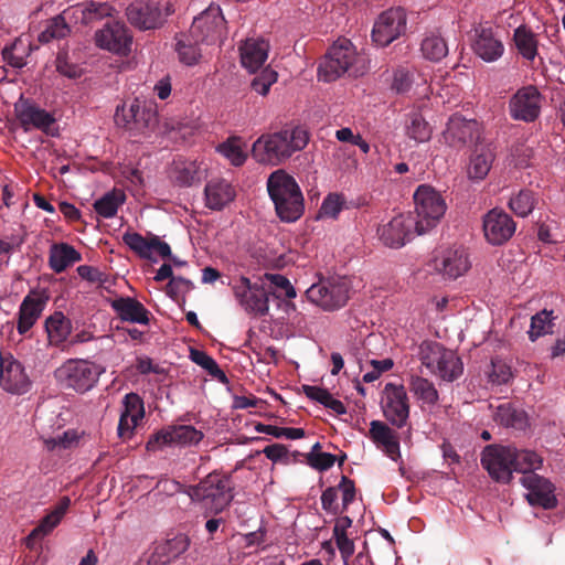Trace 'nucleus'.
<instances>
[{"label":"nucleus","mask_w":565,"mask_h":565,"mask_svg":"<svg viewBox=\"0 0 565 565\" xmlns=\"http://www.w3.org/2000/svg\"><path fill=\"white\" fill-rule=\"evenodd\" d=\"M309 141L302 127H287L280 131L262 135L252 148L253 158L262 164L279 166L295 152L302 150Z\"/></svg>","instance_id":"nucleus-1"},{"label":"nucleus","mask_w":565,"mask_h":565,"mask_svg":"<svg viewBox=\"0 0 565 565\" xmlns=\"http://www.w3.org/2000/svg\"><path fill=\"white\" fill-rule=\"evenodd\" d=\"M277 217L295 223L305 213V198L296 179L282 169L271 172L266 182Z\"/></svg>","instance_id":"nucleus-2"},{"label":"nucleus","mask_w":565,"mask_h":565,"mask_svg":"<svg viewBox=\"0 0 565 565\" xmlns=\"http://www.w3.org/2000/svg\"><path fill=\"white\" fill-rule=\"evenodd\" d=\"M369 64L363 53L359 52L348 39H339L326 53L318 67L319 81L330 83L342 75L359 77L366 73Z\"/></svg>","instance_id":"nucleus-3"},{"label":"nucleus","mask_w":565,"mask_h":565,"mask_svg":"<svg viewBox=\"0 0 565 565\" xmlns=\"http://www.w3.org/2000/svg\"><path fill=\"white\" fill-rule=\"evenodd\" d=\"M188 493L206 512L215 514L225 510L234 497L231 478L217 472L207 475L199 484L190 487Z\"/></svg>","instance_id":"nucleus-4"},{"label":"nucleus","mask_w":565,"mask_h":565,"mask_svg":"<svg viewBox=\"0 0 565 565\" xmlns=\"http://www.w3.org/2000/svg\"><path fill=\"white\" fill-rule=\"evenodd\" d=\"M105 367L86 359H68L55 371L57 384L79 394H85L96 386Z\"/></svg>","instance_id":"nucleus-5"},{"label":"nucleus","mask_w":565,"mask_h":565,"mask_svg":"<svg viewBox=\"0 0 565 565\" xmlns=\"http://www.w3.org/2000/svg\"><path fill=\"white\" fill-rule=\"evenodd\" d=\"M426 265L444 280L455 281L469 273L472 262L467 247L452 244L437 247Z\"/></svg>","instance_id":"nucleus-6"},{"label":"nucleus","mask_w":565,"mask_h":565,"mask_svg":"<svg viewBox=\"0 0 565 565\" xmlns=\"http://www.w3.org/2000/svg\"><path fill=\"white\" fill-rule=\"evenodd\" d=\"M415 231L418 235L436 227L447 211V204L440 192L429 184H420L414 193Z\"/></svg>","instance_id":"nucleus-7"},{"label":"nucleus","mask_w":565,"mask_h":565,"mask_svg":"<svg viewBox=\"0 0 565 565\" xmlns=\"http://www.w3.org/2000/svg\"><path fill=\"white\" fill-rule=\"evenodd\" d=\"M352 285L347 277H332L312 284L306 290L307 299L324 311L342 308L350 297Z\"/></svg>","instance_id":"nucleus-8"},{"label":"nucleus","mask_w":565,"mask_h":565,"mask_svg":"<svg viewBox=\"0 0 565 565\" xmlns=\"http://www.w3.org/2000/svg\"><path fill=\"white\" fill-rule=\"evenodd\" d=\"M173 12V6L168 1L136 0L127 7L126 17L136 29L149 31L161 28Z\"/></svg>","instance_id":"nucleus-9"},{"label":"nucleus","mask_w":565,"mask_h":565,"mask_svg":"<svg viewBox=\"0 0 565 565\" xmlns=\"http://www.w3.org/2000/svg\"><path fill=\"white\" fill-rule=\"evenodd\" d=\"M196 42L205 45L221 44L226 32V22L220 6L210 4L194 18L190 28Z\"/></svg>","instance_id":"nucleus-10"},{"label":"nucleus","mask_w":565,"mask_h":565,"mask_svg":"<svg viewBox=\"0 0 565 565\" xmlns=\"http://www.w3.org/2000/svg\"><path fill=\"white\" fill-rule=\"evenodd\" d=\"M232 289L239 306L255 316H265L269 311L268 294L263 286L252 282L249 278L239 276L233 279Z\"/></svg>","instance_id":"nucleus-11"},{"label":"nucleus","mask_w":565,"mask_h":565,"mask_svg":"<svg viewBox=\"0 0 565 565\" xmlns=\"http://www.w3.org/2000/svg\"><path fill=\"white\" fill-rule=\"evenodd\" d=\"M97 47L120 57L131 53L134 36L130 30L121 22L106 23L94 34Z\"/></svg>","instance_id":"nucleus-12"},{"label":"nucleus","mask_w":565,"mask_h":565,"mask_svg":"<svg viewBox=\"0 0 565 565\" xmlns=\"http://www.w3.org/2000/svg\"><path fill=\"white\" fill-rule=\"evenodd\" d=\"M513 447L490 445L481 455V465L498 482L508 483L514 472Z\"/></svg>","instance_id":"nucleus-13"},{"label":"nucleus","mask_w":565,"mask_h":565,"mask_svg":"<svg viewBox=\"0 0 565 565\" xmlns=\"http://www.w3.org/2000/svg\"><path fill=\"white\" fill-rule=\"evenodd\" d=\"M406 23V12L403 8H390L375 20L372 39L377 45L386 46L405 32Z\"/></svg>","instance_id":"nucleus-14"},{"label":"nucleus","mask_w":565,"mask_h":565,"mask_svg":"<svg viewBox=\"0 0 565 565\" xmlns=\"http://www.w3.org/2000/svg\"><path fill=\"white\" fill-rule=\"evenodd\" d=\"M382 411L385 418L395 427L402 428L409 417V403L406 390L401 384L387 383L382 395Z\"/></svg>","instance_id":"nucleus-15"},{"label":"nucleus","mask_w":565,"mask_h":565,"mask_svg":"<svg viewBox=\"0 0 565 565\" xmlns=\"http://www.w3.org/2000/svg\"><path fill=\"white\" fill-rule=\"evenodd\" d=\"M50 295L46 289H32L23 298L17 313V331L26 335L45 310Z\"/></svg>","instance_id":"nucleus-16"},{"label":"nucleus","mask_w":565,"mask_h":565,"mask_svg":"<svg viewBox=\"0 0 565 565\" xmlns=\"http://www.w3.org/2000/svg\"><path fill=\"white\" fill-rule=\"evenodd\" d=\"M543 96L533 85L521 87L509 102L510 116L515 120L534 121L541 114Z\"/></svg>","instance_id":"nucleus-17"},{"label":"nucleus","mask_w":565,"mask_h":565,"mask_svg":"<svg viewBox=\"0 0 565 565\" xmlns=\"http://www.w3.org/2000/svg\"><path fill=\"white\" fill-rule=\"evenodd\" d=\"M277 309L280 315L273 319V326L280 337L303 335L309 330L307 316L291 300H279Z\"/></svg>","instance_id":"nucleus-18"},{"label":"nucleus","mask_w":565,"mask_h":565,"mask_svg":"<svg viewBox=\"0 0 565 565\" xmlns=\"http://www.w3.org/2000/svg\"><path fill=\"white\" fill-rule=\"evenodd\" d=\"M482 230L489 244L502 245L513 236L515 223L503 210L492 209L482 218Z\"/></svg>","instance_id":"nucleus-19"},{"label":"nucleus","mask_w":565,"mask_h":565,"mask_svg":"<svg viewBox=\"0 0 565 565\" xmlns=\"http://www.w3.org/2000/svg\"><path fill=\"white\" fill-rule=\"evenodd\" d=\"M381 242L393 248H399L411 241L416 233L414 218L409 214H399L377 230Z\"/></svg>","instance_id":"nucleus-20"},{"label":"nucleus","mask_w":565,"mask_h":565,"mask_svg":"<svg viewBox=\"0 0 565 565\" xmlns=\"http://www.w3.org/2000/svg\"><path fill=\"white\" fill-rule=\"evenodd\" d=\"M31 382L22 364L11 354H0V386L12 394H24Z\"/></svg>","instance_id":"nucleus-21"},{"label":"nucleus","mask_w":565,"mask_h":565,"mask_svg":"<svg viewBox=\"0 0 565 565\" xmlns=\"http://www.w3.org/2000/svg\"><path fill=\"white\" fill-rule=\"evenodd\" d=\"M122 409L118 423V437L122 440H129L135 435V430L145 417V404L142 398L136 393H129L124 396Z\"/></svg>","instance_id":"nucleus-22"},{"label":"nucleus","mask_w":565,"mask_h":565,"mask_svg":"<svg viewBox=\"0 0 565 565\" xmlns=\"http://www.w3.org/2000/svg\"><path fill=\"white\" fill-rule=\"evenodd\" d=\"M122 241L139 257L151 262H157L158 257L167 258L171 254L170 246L156 235L145 237L139 233L131 232L125 233Z\"/></svg>","instance_id":"nucleus-23"},{"label":"nucleus","mask_w":565,"mask_h":565,"mask_svg":"<svg viewBox=\"0 0 565 565\" xmlns=\"http://www.w3.org/2000/svg\"><path fill=\"white\" fill-rule=\"evenodd\" d=\"M367 437L375 445L376 449L392 461H402L399 435L387 424L381 420H372Z\"/></svg>","instance_id":"nucleus-24"},{"label":"nucleus","mask_w":565,"mask_h":565,"mask_svg":"<svg viewBox=\"0 0 565 565\" xmlns=\"http://www.w3.org/2000/svg\"><path fill=\"white\" fill-rule=\"evenodd\" d=\"M521 483L527 490L526 499L531 505H539L543 509L556 507L555 487L548 479L530 473L522 476Z\"/></svg>","instance_id":"nucleus-25"},{"label":"nucleus","mask_w":565,"mask_h":565,"mask_svg":"<svg viewBox=\"0 0 565 565\" xmlns=\"http://www.w3.org/2000/svg\"><path fill=\"white\" fill-rule=\"evenodd\" d=\"M471 49L486 63L497 62L504 53V45L501 39L492 28L486 26L476 29Z\"/></svg>","instance_id":"nucleus-26"},{"label":"nucleus","mask_w":565,"mask_h":565,"mask_svg":"<svg viewBox=\"0 0 565 565\" xmlns=\"http://www.w3.org/2000/svg\"><path fill=\"white\" fill-rule=\"evenodd\" d=\"M15 111L19 120L21 121L25 130L33 127L42 130L47 135L53 136L55 134V119L50 113L45 111L44 109H41L26 102H22L15 105Z\"/></svg>","instance_id":"nucleus-27"},{"label":"nucleus","mask_w":565,"mask_h":565,"mask_svg":"<svg viewBox=\"0 0 565 565\" xmlns=\"http://www.w3.org/2000/svg\"><path fill=\"white\" fill-rule=\"evenodd\" d=\"M478 131V122L472 119H466L461 115H452L443 132L446 143L451 147L460 148L473 139Z\"/></svg>","instance_id":"nucleus-28"},{"label":"nucleus","mask_w":565,"mask_h":565,"mask_svg":"<svg viewBox=\"0 0 565 565\" xmlns=\"http://www.w3.org/2000/svg\"><path fill=\"white\" fill-rule=\"evenodd\" d=\"M71 507V499L63 497L61 500L42 518L38 526H35L26 537V545L32 546L35 540L47 536L62 522Z\"/></svg>","instance_id":"nucleus-29"},{"label":"nucleus","mask_w":565,"mask_h":565,"mask_svg":"<svg viewBox=\"0 0 565 565\" xmlns=\"http://www.w3.org/2000/svg\"><path fill=\"white\" fill-rule=\"evenodd\" d=\"M115 9L107 2L89 1L68 8L75 24L90 25L113 17Z\"/></svg>","instance_id":"nucleus-30"},{"label":"nucleus","mask_w":565,"mask_h":565,"mask_svg":"<svg viewBox=\"0 0 565 565\" xmlns=\"http://www.w3.org/2000/svg\"><path fill=\"white\" fill-rule=\"evenodd\" d=\"M205 205L210 210L221 211L236 196L233 185L223 179L211 180L204 189Z\"/></svg>","instance_id":"nucleus-31"},{"label":"nucleus","mask_w":565,"mask_h":565,"mask_svg":"<svg viewBox=\"0 0 565 565\" xmlns=\"http://www.w3.org/2000/svg\"><path fill=\"white\" fill-rule=\"evenodd\" d=\"M241 63L249 72H255L266 62L269 43L264 39H247L241 46Z\"/></svg>","instance_id":"nucleus-32"},{"label":"nucleus","mask_w":565,"mask_h":565,"mask_svg":"<svg viewBox=\"0 0 565 565\" xmlns=\"http://www.w3.org/2000/svg\"><path fill=\"white\" fill-rule=\"evenodd\" d=\"M81 260V253L67 243H55L50 247L49 265L55 274L63 273Z\"/></svg>","instance_id":"nucleus-33"},{"label":"nucleus","mask_w":565,"mask_h":565,"mask_svg":"<svg viewBox=\"0 0 565 565\" xmlns=\"http://www.w3.org/2000/svg\"><path fill=\"white\" fill-rule=\"evenodd\" d=\"M111 307L124 321L145 326L149 323V311L134 298L120 297L113 301Z\"/></svg>","instance_id":"nucleus-34"},{"label":"nucleus","mask_w":565,"mask_h":565,"mask_svg":"<svg viewBox=\"0 0 565 565\" xmlns=\"http://www.w3.org/2000/svg\"><path fill=\"white\" fill-rule=\"evenodd\" d=\"M201 42H196V36L188 33H181L175 38V52L180 63L186 66L196 65L202 57Z\"/></svg>","instance_id":"nucleus-35"},{"label":"nucleus","mask_w":565,"mask_h":565,"mask_svg":"<svg viewBox=\"0 0 565 565\" xmlns=\"http://www.w3.org/2000/svg\"><path fill=\"white\" fill-rule=\"evenodd\" d=\"M513 43L518 53L529 62H533L539 54V36L525 24L514 30Z\"/></svg>","instance_id":"nucleus-36"},{"label":"nucleus","mask_w":565,"mask_h":565,"mask_svg":"<svg viewBox=\"0 0 565 565\" xmlns=\"http://www.w3.org/2000/svg\"><path fill=\"white\" fill-rule=\"evenodd\" d=\"M494 153L490 148L477 149L470 157L467 166V177L472 182L486 179L491 170Z\"/></svg>","instance_id":"nucleus-37"},{"label":"nucleus","mask_w":565,"mask_h":565,"mask_svg":"<svg viewBox=\"0 0 565 565\" xmlns=\"http://www.w3.org/2000/svg\"><path fill=\"white\" fill-rule=\"evenodd\" d=\"M45 330L50 344L58 347L70 337L72 322L63 312L55 311L46 318Z\"/></svg>","instance_id":"nucleus-38"},{"label":"nucleus","mask_w":565,"mask_h":565,"mask_svg":"<svg viewBox=\"0 0 565 565\" xmlns=\"http://www.w3.org/2000/svg\"><path fill=\"white\" fill-rule=\"evenodd\" d=\"M158 125V113L154 107L147 105L146 103L140 104L138 113L132 120L130 132L134 136H146L152 132Z\"/></svg>","instance_id":"nucleus-39"},{"label":"nucleus","mask_w":565,"mask_h":565,"mask_svg":"<svg viewBox=\"0 0 565 565\" xmlns=\"http://www.w3.org/2000/svg\"><path fill=\"white\" fill-rule=\"evenodd\" d=\"M405 134L409 139L422 143L430 140L433 128L419 111H412L405 120Z\"/></svg>","instance_id":"nucleus-40"},{"label":"nucleus","mask_w":565,"mask_h":565,"mask_svg":"<svg viewBox=\"0 0 565 565\" xmlns=\"http://www.w3.org/2000/svg\"><path fill=\"white\" fill-rule=\"evenodd\" d=\"M420 52L426 60L438 62L448 54V45L438 32L430 31L422 40Z\"/></svg>","instance_id":"nucleus-41"},{"label":"nucleus","mask_w":565,"mask_h":565,"mask_svg":"<svg viewBox=\"0 0 565 565\" xmlns=\"http://www.w3.org/2000/svg\"><path fill=\"white\" fill-rule=\"evenodd\" d=\"M67 22H73V15L68 13V9L64 10L62 14L51 19L43 32L39 35L41 43H47L53 39H63L71 32Z\"/></svg>","instance_id":"nucleus-42"},{"label":"nucleus","mask_w":565,"mask_h":565,"mask_svg":"<svg viewBox=\"0 0 565 565\" xmlns=\"http://www.w3.org/2000/svg\"><path fill=\"white\" fill-rule=\"evenodd\" d=\"M200 174L201 164L192 160H178L171 170V179L182 186L191 185Z\"/></svg>","instance_id":"nucleus-43"},{"label":"nucleus","mask_w":565,"mask_h":565,"mask_svg":"<svg viewBox=\"0 0 565 565\" xmlns=\"http://www.w3.org/2000/svg\"><path fill=\"white\" fill-rule=\"evenodd\" d=\"M463 371L460 358L452 350H446L443 359L434 371V374L440 376L445 381H454L458 379Z\"/></svg>","instance_id":"nucleus-44"},{"label":"nucleus","mask_w":565,"mask_h":565,"mask_svg":"<svg viewBox=\"0 0 565 565\" xmlns=\"http://www.w3.org/2000/svg\"><path fill=\"white\" fill-rule=\"evenodd\" d=\"M513 455L514 471L523 476L535 473L543 466L542 457L533 450L513 448Z\"/></svg>","instance_id":"nucleus-45"},{"label":"nucleus","mask_w":565,"mask_h":565,"mask_svg":"<svg viewBox=\"0 0 565 565\" xmlns=\"http://www.w3.org/2000/svg\"><path fill=\"white\" fill-rule=\"evenodd\" d=\"M217 151L233 166L239 167L247 159L246 143L239 137H231L217 147Z\"/></svg>","instance_id":"nucleus-46"},{"label":"nucleus","mask_w":565,"mask_h":565,"mask_svg":"<svg viewBox=\"0 0 565 565\" xmlns=\"http://www.w3.org/2000/svg\"><path fill=\"white\" fill-rule=\"evenodd\" d=\"M409 390L423 405L434 406L438 401V392L433 382L420 376H413Z\"/></svg>","instance_id":"nucleus-47"},{"label":"nucleus","mask_w":565,"mask_h":565,"mask_svg":"<svg viewBox=\"0 0 565 565\" xmlns=\"http://www.w3.org/2000/svg\"><path fill=\"white\" fill-rule=\"evenodd\" d=\"M264 280L269 285V295L279 300H291L296 298L297 292L289 279L280 274H265Z\"/></svg>","instance_id":"nucleus-48"},{"label":"nucleus","mask_w":565,"mask_h":565,"mask_svg":"<svg viewBox=\"0 0 565 565\" xmlns=\"http://www.w3.org/2000/svg\"><path fill=\"white\" fill-rule=\"evenodd\" d=\"M125 193L120 190H114L104 194L94 203L96 213L105 218H110L116 215L120 205L125 202Z\"/></svg>","instance_id":"nucleus-49"},{"label":"nucleus","mask_w":565,"mask_h":565,"mask_svg":"<svg viewBox=\"0 0 565 565\" xmlns=\"http://www.w3.org/2000/svg\"><path fill=\"white\" fill-rule=\"evenodd\" d=\"M446 350L447 349L438 342L423 341L418 348V358L422 364L434 373Z\"/></svg>","instance_id":"nucleus-50"},{"label":"nucleus","mask_w":565,"mask_h":565,"mask_svg":"<svg viewBox=\"0 0 565 565\" xmlns=\"http://www.w3.org/2000/svg\"><path fill=\"white\" fill-rule=\"evenodd\" d=\"M86 434L79 429H67L61 435L45 440V445L50 450L70 449L77 447L84 439Z\"/></svg>","instance_id":"nucleus-51"},{"label":"nucleus","mask_w":565,"mask_h":565,"mask_svg":"<svg viewBox=\"0 0 565 565\" xmlns=\"http://www.w3.org/2000/svg\"><path fill=\"white\" fill-rule=\"evenodd\" d=\"M553 311L542 310L531 318L530 330L527 331L531 341L537 340L540 337L548 334L553 330Z\"/></svg>","instance_id":"nucleus-52"},{"label":"nucleus","mask_w":565,"mask_h":565,"mask_svg":"<svg viewBox=\"0 0 565 565\" xmlns=\"http://www.w3.org/2000/svg\"><path fill=\"white\" fill-rule=\"evenodd\" d=\"M536 204V198L530 190H521L509 201V207L521 217L527 216Z\"/></svg>","instance_id":"nucleus-53"},{"label":"nucleus","mask_w":565,"mask_h":565,"mask_svg":"<svg viewBox=\"0 0 565 565\" xmlns=\"http://www.w3.org/2000/svg\"><path fill=\"white\" fill-rule=\"evenodd\" d=\"M174 446H192L199 444L203 433L190 425L171 426Z\"/></svg>","instance_id":"nucleus-54"},{"label":"nucleus","mask_w":565,"mask_h":565,"mask_svg":"<svg viewBox=\"0 0 565 565\" xmlns=\"http://www.w3.org/2000/svg\"><path fill=\"white\" fill-rule=\"evenodd\" d=\"M345 204V198L340 193H329L322 201L318 218H337Z\"/></svg>","instance_id":"nucleus-55"},{"label":"nucleus","mask_w":565,"mask_h":565,"mask_svg":"<svg viewBox=\"0 0 565 565\" xmlns=\"http://www.w3.org/2000/svg\"><path fill=\"white\" fill-rule=\"evenodd\" d=\"M140 104L139 99H135L130 104L124 103L118 105L114 115L116 125L130 131L132 120L138 113Z\"/></svg>","instance_id":"nucleus-56"},{"label":"nucleus","mask_w":565,"mask_h":565,"mask_svg":"<svg viewBox=\"0 0 565 565\" xmlns=\"http://www.w3.org/2000/svg\"><path fill=\"white\" fill-rule=\"evenodd\" d=\"M494 419L507 427H521L524 422L523 413L515 411L509 403L497 407Z\"/></svg>","instance_id":"nucleus-57"},{"label":"nucleus","mask_w":565,"mask_h":565,"mask_svg":"<svg viewBox=\"0 0 565 565\" xmlns=\"http://www.w3.org/2000/svg\"><path fill=\"white\" fill-rule=\"evenodd\" d=\"M172 446H174L172 429L171 426H168L149 437L146 444V449L150 452H157L164 449L166 447Z\"/></svg>","instance_id":"nucleus-58"},{"label":"nucleus","mask_w":565,"mask_h":565,"mask_svg":"<svg viewBox=\"0 0 565 565\" xmlns=\"http://www.w3.org/2000/svg\"><path fill=\"white\" fill-rule=\"evenodd\" d=\"M199 124L194 120L179 121L173 125L169 131L171 138L181 139L184 142L190 141L196 134H199Z\"/></svg>","instance_id":"nucleus-59"},{"label":"nucleus","mask_w":565,"mask_h":565,"mask_svg":"<svg viewBox=\"0 0 565 565\" xmlns=\"http://www.w3.org/2000/svg\"><path fill=\"white\" fill-rule=\"evenodd\" d=\"M278 79V74L271 68H265L252 82V88L259 95L266 96L273 84Z\"/></svg>","instance_id":"nucleus-60"},{"label":"nucleus","mask_w":565,"mask_h":565,"mask_svg":"<svg viewBox=\"0 0 565 565\" xmlns=\"http://www.w3.org/2000/svg\"><path fill=\"white\" fill-rule=\"evenodd\" d=\"M317 448H319V444L313 446L312 451L308 456L309 465L319 471L330 469L334 465L335 457L329 452L315 451Z\"/></svg>","instance_id":"nucleus-61"},{"label":"nucleus","mask_w":565,"mask_h":565,"mask_svg":"<svg viewBox=\"0 0 565 565\" xmlns=\"http://www.w3.org/2000/svg\"><path fill=\"white\" fill-rule=\"evenodd\" d=\"M190 358L194 363L206 370L209 374L213 376L223 374L215 360L207 355L205 352L200 350H191Z\"/></svg>","instance_id":"nucleus-62"},{"label":"nucleus","mask_w":565,"mask_h":565,"mask_svg":"<svg viewBox=\"0 0 565 565\" xmlns=\"http://www.w3.org/2000/svg\"><path fill=\"white\" fill-rule=\"evenodd\" d=\"M2 57L8 65L14 68H22L26 64L24 51L19 50L17 43L12 44L9 47H6L2 51Z\"/></svg>","instance_id":"nucleus-63"},{"label":"nucleus","mask_w":565,"mask_h":565,"mask_svg":"<svg viewBox=\"0 0 565 565\" xmlns=\"http://www.w3.org/2000/svg\"><path fill=\"white\" fill-rule=\"evenodd\" d=\"M492 371L489 374L491 382L503 384L509 382L512 376L511 367L501 360H492Z\"/></svg>","instance_id":"nucleus-64"}]
</instances>
